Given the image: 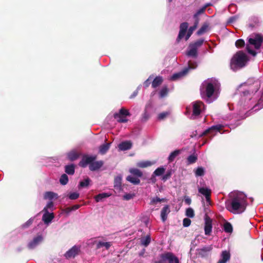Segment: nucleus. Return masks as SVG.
<instances>
[{"label": "nucleus", "mask_w": 263, "mask_h": 263, "mask_svg": "<svg viewBox=\"0 0 263 263\" xmlns=\"http://www.w3.org/2000/svg\"><path fill=\"white\" fill-rule=\"evenodd\" d=\"M262 42V37L260 34H255L252 35L249 39V43L250 45H247L246 49L250 54L253 56H255L256 52L255 50L250 48V45L254 46L256 49H259Z\"/></svg>", "instance_id": "nucleus-5"}, {"label": "nucleus", "mask_w": 263, "mask_h": 263, "mask_svg": "<svg viewBox=\"0 0 263 263\" xmlns=\"http://www.w3.org/2000/svg\"><path fill=\"white\" fill-rule=\"evenodd\" d=\"M212 222L209 220L206 219L205 221L204 225V232L205 234L206 235H209L212 232Z\"/></svg>", "instance_id": "nucleus-19"}, {"label": "nucleus", "mask_w": 263, "mask_h": 263, "mask_svg": "<svg viewBox=\"0 0 263 263\" xmlns=\"http://www.w3.org/2000/svg\"><path fill=\"white\" fill-rule=\"evenodd\" d=\"M151 242V237L149 235L146 236L145 237L141 239V243L144 246H147Z\"/></svg>", "instance_id": "nucleus-36"}, {"label": "nucleus", "mask_w": 263, "mask_h": 263, "mask_svg": "<svg viewBox=\"0 0 263 263\" xmlns=\"http://www.w3.org/2000/svg\"><path fill=\"white\" fill-rule=\"evenodd\" d=\"M168 93V89L166 87H164L162 88V89L160 91V97L161 98H163L165 97Z\"/></svg>", "instance_id": "nucleus-46"}, {"label": "nucleus", "mask_w": 263, "mask_h": 263, "mask_svg": "<svg viewBox=\"0 0 263 263\" xmlns=\"http://www.w3.org/2000/svg\"><path fill=\"white\" fill-rule=\"evenodd\" d=\"M203 42V39H200L193 43L190 44L186 52V55L190 57L196 58L198 55L197 50L200 46H201Z\"/></svg>", "instance_id": "nucleus-7"}, {"label": "nucleus", "mask_w": 263, "mask_h": 263, "mask_svg": "<svg viewBox=\"0 0 263 263\" xmlns=\"http://www.w3.org/2000/svg\"><path fill=\"white\" fill-rule=\"evenodd\" d=\"M80 248L74 246L66 252L65 254V256L66 258H73L78 254Z\"/></svg>", "instance_id": "nucleus-14"}, {"label": "nucleus", "mask_w": 263, "mask_h": 263, "mask_svg": "<svg viewBox=\"0 0 263 263\" xmlns=\"http://www.w3.org/2000/svg\"><path fill=\"white\" fill-rule=\"evenodd\" d=\"M205 199H206V201L210 203V195H208L207 196H205Z\"/></svg>", "instance_id": "nucleus-62"}, {"label": "nucleus", "mask_w": 263, "mask_h": 263, "mask_svg": "<svg viewBox=\"0 0 263 263\" xmlns=\"http://www.w3.org/2000/svg\"><path fill=\"white\" fill-rule=\"evenodd\" d=\"M126 180L133 183L134 184H138L140 181V179L138 177H133L132 176H128L126 178Z\"/></svg>", "instance_id": "nucleus-27"}, {"label": "nucleus", "mask_w": 263, "mask_h": 263, "mask_svg": "<svg viewBox=\"0 0 263 263\" xmlns=\"http://www.w3.org/2000/svg\"><path fill=\"white\" fill-rule=\"evenodd\" d=\"M170 114L168 111H164L160 113L158 116V119L159 120H162L166 118Z\"/></svg>", "instance_id": "nucleus-41"}, {"label": "nucleus", "mask_w": 263, "mask_h": 263, "mask_svg": "<svg viewBox=\"0 0 263 263\" xmlns=\"http://www.w3.org/2000/svg\"><path fill=\"white\" fill-rule=\"evenodd\" d=\"M110 147V143H105L101 145L99 147V153L101 154H105Z\"/></svg>", "instance_id": "nucleus-23"}, {"label": "nucleus", "mask_w": 263, "mask_h": 263, "mask_svg": "<svg viewBox=\"0 0 263 263\" xmlns=\"http://www.w3.org/2000/svg\"><path fill=\"white\" fill-rule=\"evenodd\" d=\"M110 246L111 243L110 242L99 241L97 245V247L98 249L105 247L106 249H108Z\"/></svg>", "instance_id": "nucleus-28"}, {"label": "nucleus", "mask_w": 263, "mask_h": 263, "mask_svg": "<svg viewBox=\"0 0 263 263\" xmlns=\"http://www.w3.org/2000/svg\"><path fill=\"white\" fill-rule=\"evenodd\" d=\"M171 175V173H167L162 177V180L164 181H166L167 179L170 178Z\"/></svg>", "instance_id": "nucleus-57"}, {"label": "nucleus", "mask_w": 263, "mask_h": 263, "mask_svg": "<svg viewBox=\"0 0 263 263\" xmlns=\"http://www.w3.org/2000/svg\"><path fill=\"white\" fill-rule=\"evenodd\" d=\"M188 28V24L187 23H183L180 26V31L178 36V40L182 39L186 33Z\"/></svg>", "instance_id": "nucleus-15"}, {"label": "nucleus", "mask_w": 263, "mask_h": 263, "mask_svg": "<svg viewBox=\"0 0 263 263\" xmlns=\"http://www.w3.org/2000/svg\"><path fill=\"white\" fill-rule=\"evenodd\" d=\"M193 114L192 116L196 117L199 116L204 110V105L201 101H195L192 103Z\"/></svg>", "instance_id": "nucleus-11"}, {"label": "nucleus", "mask_w": 263, "mask_h": 263, "mask_svg": "<svg viewBox=\"0 0 263 263\" xmlns=\"http://www.w3.org/2000/svg\"><path fill=\"white\" fill-rule=\"evenodd\" d=\"M153 79V77L150 76L144 82V86L145 87H147L149 84L151 83Z\"/></svg>", "instance_id": "nucleus-53"}, {"label": "nucleus", "mask_w": 263, "mask_h": 263, "mask_svg": "<svg viewBox=\"0 0 263 263\" xmlns=\"http://www.w3.org/2000/svg\"><path fill=\"white\" fill-rule=\"evenodd\" d=\"M122 182V176L119 175L115 178V187H120Z\"/></svg>", "instance_id": "nucleus-35"}, {"label": "nucleus", "mask_w": 263, "mask_h": 263, "mask_svg": "<svg viewBox=\"0 0 263 263\" xmlns=\"http://www.w3.org/2000/svg\"><path fill=\"white\" fill-rule=\"evenodd\" d=\"M140 87H141V85H139L137 87V89L130 96V98H131V99L134 98V97H135L137 95V94L138 93V91H139V90L140 89Z\"/></svg>", "instance_id": "nucleus-56"}, {"label": "nucleus", "mask_w": 263, "mask_h": 263, "mask_svg": "<svg viewBox=\"0 0 263 263\" xmlns=\"http://www.w3.org/2000/svg\"><path fill=\"white\" fill-rule=\"evenodd\" d=\"M90 180L89 178H87L83 181H82L79 183V186L81 187H84L88 186L90 183Z\"/></svg>", "instance_id": "nucleus-37"}, {"label": "nucleus", "mask_w": 263, "mask_h": 263, "mask_svg": "<svg viewBox=\"0 0 263 263\" xmlns=\"http://www.w3.org/2000/svg\"><path fill=\"white\" fill-rule=\"evenodd\" d=\"M179 150H176L172 152L168 156V159L170 162H172L174 160L175 158L180 154Z\"/></svg>", "instance_id": "nucleus-32"}, {"label": "nucleus", "mask_w": 263, "mask_h": 263, "mask_svg": "<svg viewBox=\"0 0 263 263\" xmlns=\"http://www.w3.org/2000/svg\"><path fill=\"white\" fill-rule=\"evenodd\" d=\"M198 23V21L197 20H196L194 25L190 27V28L188 30V32L187 33V34L186 35V37H185L186 41H187L189 39V37L191 36V35L193 33V31L196 29Z\"/></svg>", "instance_id": "nucleus-22"}, {"label": "nucleus", "mask_w": 263, "mask_h": 263, "mask_svg": "<svg viewBox=\"0 0 263 263\" xmlns=\"http://www.w3.org/2000/svg\"><path fill=\"white\" fill-rule=\"evenodd\" d=\"M254 85L256 87L255 89L254 90H250L247 91V93H249L250 92L251 93H254V92H256L259 89V82H258V81L255 82L254 83Z\"/></svg>", "instance_id": "nucleus-50"}, {"label": "nucleus", "mask_w": 263, "mask_h": 263, "mask_svg": "<svg viewBox=\"0 0 263 263\" xmlns=\"http://www.w3.org/2000/svg\"><path fill=\"white\" fill-rule=\"evenodd\" d=\"M186 215L190 218H193L194 216V211L193 209L189 208L186 210Z\"/></svg>", "instance_id": "nucleus-42"}, {"label": "nucleus", "mask_w": 263, "mask_h": 263, "mask_svg": "<svg viewBox=\"0 0 263 263\" xmlns=\"http://www.w3.org/2000/svg\"><path fill=\"white\" fill-rule=\"evenodd\" d=\"M223 127V126L221 124H218L212 126V127L205 130L204 132L200 134L199 136L201 137L203 135H209L210 138H212V137L216 135L217 132L221 133V130Z\"/></svg>", "instance_id": "nucleus-10"}, {"label": "nucleus", "mask_w": 263, "mask_h": 263, "mask_svg": "<svg viewBox=\"0 0 263 263\" xmlns=\"http://www.w3.org/2000/svg\"><path fill=\"white\" fill-rule=\"evenodd\" d=\"M186 112H189L191 111V107H190V106H187L186 107Z\"/></svg>", "instance_id": "nucleus-63"}, {"label": "nucleus", "mask_w": 263, "mask_h": 263, "mask_svg": "<svg viewBox=\"0 0 263 263\" xmlns=\"http://www.w3.org/2000/svg\"><path fill=\"white\" fill-rule=\"evenodd\" d=\"M196 176H202L204 175V170L202 167H198L195 171Z\"/></svg>", "instance_id": "nucleus-39"}, {"label": "nucleus", "mask_w": 263, "mask_h": 263, "mask_svg": "<svg viewBox=\"0 0 263 263\" xmlns=\"http://www.w3.org/2000/svg\"><path fill=\"white\" fill-rule=\"evenodd\" d=\"M191 223V221L190 219L185 218L183 220V225L185 227H189Z\"/></svg>", "instance_id": "nucleus-52"}, {"label": "nucleus", "mask_w": 263, "mask_h": 263, "mask_svg": "<svg viewBox=\"0 0 263 263\" xmlns=\"http://www.w3.org/2000/svg\"><path fill=\"white\" fill-rule=\"evenodd\" d=\"M41 225H42V223H41L40 224H39V226H38L39 227V226H40Z\"/></svg>", "instance_id": "nucleus-64"}, {"label": "nucleus", "mask_w": 263, "mask_h": 263, "mask_svg": "<svg viewBox=\"0 0 263 263\" xmlns=\"http://www.w3.org/2000/svg\"><path fill=\"white\" fill-rule=\"evenodd\" d=\"M170 206L168 205H165L161 211V218L162 220L164 222L167 218V215L170 213Z\"/></svg>", "instance_id": "nucleus-16"}, {"label": "nucleus", "mask_w": 263, "mask_h": 263, "mask_svg": "<svg viewBox=\"0 0 263 263\" xmlns=\"http://www.w3.org/2000/svg\"><path fill=\"white\" fill-rule=\"evenodd\" d=\"M153 164V162H152L149 161H140L137 163V166L139 167L144 168L151 166Z\"/></svg>", "instance_id": "nucleus-25"}, {"label": "nucleus", "mask_w": 263, "mask_h": 263, "mask_svg": "<svg viewBox=\"0 0 263 263\" xmlns=\"http://www.w3.org/2000/svg\"><path fill=\"white\" fill-rule=\"evenodd\" d=\"M165 171V168L163 166L159 167L154 171L153 175L155 176H160L164 173Z\"/></svg>", "instance_id": "nucleus-30"}, {"label": "nucleus", "mask_w": 263, "mask_h": 263, "mask_svg": "<svg viewBox=\"0 0 263 263\" xmlns=\"http://www.w3.org/2000/svg\"><path fill=\"white\" fill-rule=\"evenodd\" d=\"M129 115L130 114L128 110L122 108L119 112H116L114 115V117L118 122L126 123L128 121L126 117Z\"/></svg>", "instance_id": "nucleus-9"}, {"label": "nucleus", "mask_w": 263, "mask_h": 263, "mask_svg": "<svg viewBox=\"0 0 263 263\" xmlns=\"http://www.w3.org/2000/svg\"><path fill=\"white\" fill-rule=\"evenodd\" d=\"M184 202L188 205H190L191 203V199L189 197H185L184 198Z\"/></svg>", "instance_id": "nucleus-59"}, {"label": "nucleus", "mask_w": 263, "mask_h": 263, "mask_svg": "<svg viewBox=\"0 0 263 263\" xmlns=\"http://www.w3.org/2000/svg\"><path fill=\"white\" fill-rule=\"evenodd\" d=\"M249 58L247 54L242 51L237 52L232 57L230 67L233 70H237L244 67L248 61Z\"/></svg>", "instance_id": "nucleus-3"}, {"label": "nucleus", "mask_w": 263, "mask_h": 263, "mask_svg": "<svg viewBox=\"0 0 263 263\" xmlns=\"http://www.w3.org/2000/svg\"><path fill=\"white\" fill-rule=\"evenodd\" d=\"M208 6H209V4H207V5H206V6H205L204 7H202V8H200V9H199V10L196 12V13L194 15V18H197V17H198L200 14H201V13H202L204 11V10H205V8H206V7Z\"/></svg>", "instance_id": "nucleus-44"}, {"label": "nucleus", "mask_w": 263, "mask_h": 263, "mask_svg": "<svg viewBox=\"0 0 263 263\" xmlns=\"http://www.w3.org/2000/svg\"><path fill=\"white\" fill-rule=\"evenodd\" d=\"M155 263H179V259L172 253H166L161 255V260Z\"/></svg>", "instance_id": "nucleus-8"}, {"label": "nucleus", "mask_w": 263, "mask_h": 263, "mask_svg": "<svg viewBox=\"0 0 263 263\" xmlns=\"http://www.w3.org/2000/svg\"><path fill=\"white\" fill-rule=\"evenodd\" d=\"M164 201H165V199L160 198L159 197H156L153 198L151 199L150 204L152 205H153V204H156L157 202Z\"/></svg>", "instance_id": "nucleus-40"}, {"label": "nucleus", "mask_w": 263, "mask_h": 263, "mask_svg": "<svg viewBox=\"0 0 263 263\" xmlns=\"http://www.w3.org/2000/svg\"><path fill=\"white\" fill-rule=\"evenodd\" d=\"M132 145V143L130 141H126L119 144L118 147L121 151H126L130 149Z\"/></svg>", "instance_id": "nucleus-17"}, {"label": "nucleus", "mask_w": 263, "mask_h": 263, "mask_svg": "<svg viewBox=\"0 0 263 263\" xmlns=\"http://www.w3.org/2000/svg\"><path fill=\"white\" fill-rule=\"evenodd\" d=\"M236 46L238 48L241 47L245 45V42L242 39H239L236 41L235 43Z\"/></svg>", "instance_id": "nucleus-48"}, {"label": "nucleus", "mask_w": 263, "mask_h": 263, "mask_svg": "<svg viewBox=\"0 0 263 263\" xmlns=\"http://www.w3.org/2000/svg\"><path fill=\"white\" fill-rule=\"evenodd\" d=\"M79 193L78 192H72L69 194L68 197L71 200H75L79 198Z\"/></svg>", "instance_id": "nucleus-43"}, {"label": "nucleus", "mask_w": 263, "mask_h": 263, "mask_svg": "<svg viewBox=\"0 0 263 263\" xmlns=\"http://www.w3.org/2000/svg\"><path fill=\"white\" fill-rule=\"evenodd\" d=\"M230 257V253L226 251H223L221 255V259H219L218 263H226Z\"/></svg>", "instance_id": "nucleus-18"}, {"label": "nucleus", "mask_w": 263, "mask_h": 263, "mask_svg": "<svg viewBox=\"0 0 263 263\" xmlns=\"http://www.w3.org/2000/svg\"><path fill=\"white\" fill-rule=\"evenodd\" d=\"M80 205H78V204L74 205L71 208V210H76L80 208Z\"/></svg>", "instance_id": "nucleus-60"}, {"label": "nucleus", "mask_w": 263, "mask_h": 263, "mask_svg": "<svg viewBox=\"0 0 263 263\" xmlns=\"http://www.w3.org/2000/svg\"><path fill=\"white\" fill-rule=\"evenodd\" d=\"M96 159V156H85L79 163V165L85 167L89 165L90 170L95 171L99 169L103 164L102 161H94Z\"/></svg>", "instance_id": "nucleus-4"}, {"label": "nucleus", "mask_w": 263, "mask_h": 263, "mask_svg": "<svg viewBox=\"0 0 263 263\" xmlns=\"http://www.w3.org/2000/svg\"><path fill=\"white\" fill-rule=\"evenodd\" d=\"M224 230L227 233H231L233 231V228L231 224L229 222H226L224 224Z\"/></svg>", "instance_id": "nucleus-34"}, {"label": "nucleus", "mask_w": 263, "mask_h": 263, "mask_svg": "<svg viewBox=\"0 0 263 263\" xmlns=\"http://www.w3.org/2000/svg\"><path fill=\"white\" fill-rule=\"evenodd\" d=\"M162 82V78L161 77H157L154 79L152 82V86L153 88H156L159 86Z\"/></svg>", "instance_id": "nucleus-26"}, {"label": "nucleus", "mask_w": 263, "mask_h": 263, "mask_svg": "<svg viewBox=\"0 0 263 263\" xmlns=\"http://www.w3.org/2000/svg\"><path fill=\"white\" fill-rule=\"evenodd\" d=\"M196 160H197V157L194 155H191L189 156L187 158L188 164H192V163L195 162Z\"/></svg>", "instance_id": "nucleus-45"}, {"label": "nucleus", "mask_w": 263, "mask_h": 263, "mask_svg": "<svg viewBox=\"0 0 263 263\" xmlns=\"http://www.w3.org/2000/svg\"><path fill=\"white\" fill-rule=\"evenodd\" d=\"M129 172L133 174L134 175L136 176L137 177H140L142 176V173L137 168H130L129 170Z\"/></svg>", "instance_id": "nucleus-33"}, {"label": "nucleus", "mask_w": 263, "mask_h": 263, "mask_svg": "<svg viewBox=\"0 0 263 263\" xmlns=\"http://www.w3.org/2000/svg\"><path fill=\"white\" fill-rule=\"evenodd\" d=\"M34 218H30L23 225L24 228H27L29 227L32 223Z\"/></svg>", "instance_id": "nucleus-54"}, {"label": "nucleus", "mask_w": 263, "mask_h": 263, "mask_svg": "<svg viewBox=\"0 0 263 263\" xmlns=\"http://www.w3.org/2000/svg\"><path fill=\"white\" fill-rule=\"evenodd\" d=\"M53 203L52 201L48 202L46 206L44 208H46V210L49 209L51 210H53Z\"/></svg>", "instance_id": "nucleus-55"}, {"label": "nucleus", "mask_w": 263, "mask_h": 263, "mask_svg": "<svg viewBox=\"0 0 263 263\" xmlns=\"http://www.w3.org/2000/svg\"><path fill=\"white\" fill-rule=\"evenodd\" d=\"M134 196L135 194H126L123 196V198L124 200H129L132 199Z\"/></svg>", "instance_id": "nucleus-51"}, {"label": "nucleus", "mask_w": 263, "mask_h": 263, "mask_svg": "<svg viewBox=\"0 0 263 263\" xmlns=\"http://www.w3.org/2000/svg\"><path fill=\"white\" fill-rule=\"evenodd\" d=\"M65 172L69 175L74 173V166L73 164L68 165L65 166Z\"/></svg>", "instance_id": "nucleus-31"}, {"label": "nucleus", "mask_w": 263, "mask_h": 263, "mask_svg": "<svg viewBox=\"0 0 263 263\" xmlns=\"http://www.w3.org/2000/svg\"><path fill=\"white\" fill-rule=\"evenodd\" d=\"M43 240L42 235H38L34 237L31 241L28 244V247L30 249H33L40 244Z\"/></svg>", "instance_id": "nucleus-13"}, {"label": "nucleus", "mask_w": 263, "mask_h": 263, "mask_svg": "<svg viewBox=\"0 0 263 263\" xmlns=\"http://www.w3.org/2000/svg\"><path fill=\"white\" fill-rule=\"evenodd\" d=\"M143 118L145 120H146L149 118V115L145 111L144 114H143Z\"/></svg>", "instance_id": "nucleus-61"}, {"label": "nucleus", "mask_w": 263, "mask_h": 263, "mask_svg": "<svg viewBox=\"0 0 263 263\" xmlns=\"http://www.w3.org/2000/svg\"><path fill=\"white\" fill-rule=\"evenodd\" d=\"M43 211L44 212L42 220L46 226H48L51 223L52 219L54 218V214L53 213H49L48 211L46 210V208H44Z\"/></svg>", "instance_id": "nucleus-12"}, {"label": "nucleus", "mask_w": 263, "mask_h": 263, "mask_svg": "<svg viewBox=\"0 0 263 263\" xmlns=\"http://www.w3.org/2000/svg\"><path fill=\"white\" fill-rule=\"evenodd\" d=\"M237 18V17L236 16L231 17L229 19L228 23H233L236 21Z\"/></svg>", "instance_id": "nucleus-58"}, {"label": "nucleus", "mask_w": 263, "mask_h": 263, "mask_svg": "<svg viewBox=\"0 0 263 263\" xmlns=\"http://www.w3.org/2000/svg\"><path fill=\"white\" fill-rule=\"evenodd\" d=\"M208 27V26L207 25H203L201 28L197 31V34L198 35H201L203 33L205 32L207 28Z\"/></svg>", "instance_id": "nucleus-47"}, {"label": "nucleus", "mask_w": 263, "mask_h": 263, "mask_svg": "<svg viewBox=\"0 0 263 263\" xmlns=\"http://www.w3.org/2000/svg\"><path fill=\"white\" fill-rule=\"evenodd\" d=\"M212 248L211 246L204 247L200 249V253H205L210 252L212 250Z\"/></svg>", "instance_id": "nucleus-49"}, {"label": "nucleus", "mask_w": 263, "mask_h": 263, "mask_svg": "<svg viewBox=\"0 0 263 263\" xmlns=\"http://www.w3.org/2000/svg\"><path fill=\"white\" fill-rule=\"evenodd\" d=\"M231 196V200L227 202V209L233 214L243 213L248 204L246 195L242 192H235Z\"/></svg>", "instance_id": "nucleus-2"}, {"label": "nucleus", "mask_w": 263, "mask_h": 263, "mask_svg": "<svg viewBox=\"0 0 263 263\" xmlns=\"http://www.w3.org/2000/svg\"><path fill=\"white\" fill-rule=\"evenodd\" d=\"M220 84L215 79L205 80L200 87V93L202 99L208 103L216 100L220 93Z\"/></svg>", "instance_id": "nucleus-1"}, {"label": "nucleus", "mask_w": 263, "mask_h": 263, "mask_svg": "<svg viewBox=\"0 0 263 263\" xmlns=\"http://www.w3.org/2000/svg\"><path fill=\"white\" fill-rule=\"evenodd\" d=\"M44 199L52 200L54 198H58V194L52 192H47L44 194Z\"/></svg>", "instance_id": "nucleus-21"}, {"label": "nucleus", "mask_w": 263, "mask_h": 263, "mask_svg": "<svg viewBox=\"0 0 263 263\" xmlns=\"http://www.w3.org/2000/svg\"><path fill=\"white\" fill-rule=\"evenodd\" d=\"M198 192L204 195L207 196L211 195V191L210 189L206 187H200L198 189Z\"/></svg>", "instance_id": "nucleus-29"}, {"label": "nucleus", "mask_w": 263, "mask_h": 263, "mask_svg": "<svg viewBox=\"0 0 263 263\" xmlns=\"http://www.w3.org/2000/svg\"><path fill=\"white\" fill-rule=\"evenodd\" d=\"M79 154L74 150H72L67 153V157L70 161H74L79 157Z\"/></svg>", "instance_id": "nucleus-20"}, {"label": "nucleus", "mask_w": 263, "mask_h": 263, "mask_svg": "<svg viewBox=\"0 0 263 263\" xmlns=\"http://www.w3.org/2000/svg\"><path fill=\"white\" fill-rule=\"evenodd\" d=\"M68 181V176L66 174H63L60 179V182L62 185H66Z\"/></svg>", "instance_id": "nucleus-38"}, {"label": "nucleus", "mask_w": 263, "mask_h": 263, "mask_svg": "<svg viewBox=\"0 0 263 263\" xmlns=\"http://www.w3.org/2000/svg\"><path fill=\"white\" fill-rule=\"evenodd\" d=\"M197 67V64L196 61H189L188 66L184 68L181 71L175 73L171 77V80L176 81L181 79L185 76L191 70H193Z\"/></svg>", "instance_id": "nucleus-6"}, {"label": "nucleus", "mask_w": 263, "mask_h": 263, "mask_svg": "<svg viewBox=\"0 0 263 263\" xmlns=\"http://www.w3.org/2000/svg\"><path fill=\"white\" fill-rule=\"evenodd\" d=\"M110 196V194H109L106 193H103L98 194V195L96 196L95 197V200L96 202H98L99 201H101L103 199L108 197Z\"/></svg>", "instance_id": "nucleus-24"}]
</instances>
